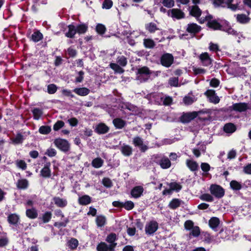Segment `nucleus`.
I'll list each match as a JSON object with an SVG mask.
<instances>
[{
  "mask_svg": "<svg viewBox=\"0 0 251 251\" xmlns=\"http://www.w3.org/2000/svg\"><path fill=\"white\" fill-rule=\"evenodd\" d=\"M68 31L65 33V36L70 38L75 37V34L77 33L79 34H84L88 29V26L84 24L75 26L73 25H70L68 26Z\"/></svg>",
  "mask_w": 251,
  "mask_h": 251,
  "instance_id": "f257e3e1",
  "label": "nucleus"
},
{
  "mask_svg": "<svg viewBox=\"0 0 251 251\" xmlns=\"http://www.w3.org/2000/svg\"><path fill=\"white\" fill-rule=\"evenodd\" d=\"M53 143L58 149L63 152H67L70 150V144L69 142L65 139L58 138L55 139Z\"/></svg>",
  "mask_w": 251,
  "mask_h": 251,
  "instance_id": "f03ea898",
  "label": "nucleus"
},
{
  "mask_svg": "<svg viewBox=\"0 0 251 251\" xmlns=\"http://www.w3.org/2000/svg\"><path fill=\"white\" fill-rule=\"evenodd\" d=\"M151 74V72L146 66L139 68L137 70V79L140 81H145L147 80Z\"/></svg>",
  "mask_w": 251,
  "mask_h": 251,
  "instance_id": "7ed1b4c3",
  "label": "nucleus"
},
{
  "mask_svg": "<svg viewBox=\"0 0 251 251\" xmlns=\"http://www.w3.org/2000/svg\"><path fill=\"white\" fill-rule=\"evenodd\" d=\"M154 158L156 159V162L160 165L163 169H167L171 166V160L164 155L160 156L158 154L155 155Z\"/></svg>",
  "mask_w": 251,
  "mask_h": 251,
  "instance_id": "20e7f679",
  "label": "nucleus"
},
{
  "mask_svg": "<svg viewBox=\"0 0 251 251\" xmlns=\"http://www.w3.org/2000/svg\"><path fill=\"white\" fill-rule=\"evenodd\" d=\"M204 21H206L207 22V25L210 28L214 30H219L221 29L222 25L216 20L213 19L211 15L206 16L202 21H201V23H204Z\"/></svg>",
  "mask_w": 251,
  "mask_h": 251,
  "instance_id": "39448f33",
  "label": "nucleus"
},
{
  "mask_svg": "<svg viewBox=\"0 0 251 251\" xmlns=\"http://www.w3.org/2000/svg\"><path fill=\"white\" fill-rule=\"evenodd\" d=\"M210 191L211 194L217 198H221L224 196V189L220 185L212 184L210 186Z\"/></svg>",
  "mask_w": 251,
  "mask_h": 251,
  "instance_id": "423d86ee",
  "label": "nucleus"
},
{
  "mask_svg": "<svg viewBox=\"0 0 251 251\" xmlns=\"http://www.w3.org/2000/svg\"><path fill=\"white\" fill-rule=\"evenodd\" d=\"M161 64L166 67H170L174 62V57L168 53L163 54L160 59Z\"/></svg>",
  "mask_w": 251,
  "mask_h": 251,
  "instance_id": "0eeeda50",
  "label": "nucleus"
},
{
  "mask_svg": "<svg viewBox=\"0 0 251 251\" xmlns=\"http://www.w3.org/2000/svg\"><path fill=\"white\" fill-rule=\"evenodd\" d=\"M204 95L208 98L209 101L214 104H217L220 102V99L216 95L215 91L212 89L207 90Z\"/></svg>",
  "mask_w": 251,
  "mask_h": 251,
  "instance_id": "6e6552de",
  "label": "nucleus"
},
{
  "mask_svg": "<svg viewBox=\"0 0 251 251\" xmlns=\"http://www.w3.org/2000/svg\"><path fill=\"white\" fill-rule=\"evenodd\" d=\"M158 223L155 221H151L148 223L145 226V231L147 234L151 235L154 233L158 229Z\"/></svg>",
  "mask_w": 251,
  "mask_h": 251,
  "instance_id": "1a4fd4ad",
  "label": "nucleus"
},
{
  "mask_svg": "<svg viewBox=\"0 0 251 251\" xmlns=\"http://www.w3.org/2000/svg\"><path fill=\"white\" fill-rule=\"evenodd\" d=\"M198 115V112L193 111L184 113L180 118L181 122L183 123H187L196 118Z\"/></svg>",
  "mask_w": 251,
  "mask_h": 251,
  "instance_id": "9d476101",
  "label": "nucleus"
},
{
  "mask_svg": "<svg viewBox=\"0 0 251 251\" xmlns=\"http://www.w3.org/2000/svg\"><path fill=\"white\" fill-rule=\"evenodd\" d=\"M168 14L172 18L180 19L184 17V13L180 9L177 8H173L170 9L168 12Z\"/></svg>",
  "mask_w": 251,
  "mask_h": 251,
  "instance_id": "9b49d317",
  "label": "nucleus"
},
{
  "mask_svg": "<svg viewBox=\"0 0 251 251\" xmlns=\"http://www.w3.org/2000/svg\"><path fill=\"white\" fill-rule=\"evenodd\" d=\"M133 144L135 147H138L142 152H145L148 149V147L144 144L143 139L139 136L135 137L133 139Z\"/></svg>",
  "mask_w": 251,
  "mask_h": 251,
  "instance_id": "f8f14e48",
  "label": "nucleus"
},
{
  "mask_svg": "<svg viewBox=\"0 0 251 251\" xmlns=\"http://www.w3.org/2000/svg\"><path fill=\"white\" fill-rule=\"evenodd\" d=\"M117 245V244H112L110 245H107L104 242H101L97 247L98 251H114V248Z\"/></svg>",
  "mask_w": 251,
  "mask_h": 251,
  "instance_id": "ddd939ff",
  "label": "nucleus"
},
{
  "mask_svg": "<svg viewBox=\"0 0 251 251\" xmlns=\"http://www.w3.org/2000/svg\"><path fill=\"white\" fill-rule=\"evenodd\" d=\"M248 103L245 102H240L233 104L232 106V109L235 111L239 112H243L248 109H250Z\"/></svg>",
  "mask_w": 251,
  "mask_h": 251,
  "instance_id": "4468645a",
  "label": "nucleus"
},
{
  "mask_svg": "<svg viewBox=\"0 0 251 251\" xmlns=\"http://www.w3.org/2000/svg\"><path fill=\"white\" fill-rule=\"evenodd\" d=\"M199 58L203 66H207L212 63V60L207 52L201 54L199 56Z\"/></svg>",
  "mask_w": 251,
  "mask_h": 251,
  "instance_id": "2eb2a0df",
  "label": "nucleus"
},
{
  "mask_svg": "<svg viewBox=\"0 0 251 251\" xmlns=\"http://www.w3.org/2000/svg\"><path fill=\"white\" fill-rule=\"evenodd\" d=\"M240 3V1H235L234 0H226L225 1L227 7L232 11L239 9Z\"/></svg>",
  "mask_w": 251,
  "mask_h": 251,
  "instance_id": "dca6fc26",
  "label": "nucleus"
},
{
  "mask_svg": "<svg viewBox=\"0 0 251 251\" xmlns=\"http://www.w3.org/2000/svg\"><path fill=\"white\" fill-rule=\"evenodd\" d=\"M144 188L141 186L134 187L131 191V195L134 198H138L142 195Z\"/></svg>",
  "mask_w": 251,
  "mask_h": 251,
  "instance_id": "f3484780",
  "label": "nucleus"
},
{
  "mask_svg": "<svg viewBox=\"0 0 251 251\" xmlns=\"http://www.w3.org/2000/svg\"><path fill=\"white\" fill-rule=\"evenodd\" d=\"M50 163L47 162L43 168L41 170L40 175L43 177H50L51 176V170L50 169Z\"/></svg>",
  "mask_w": 251,
  "mask_h": 251,
  "instance_id": "a211bd4d",
  "label": "nucleus"
},
{
  "mask_svg": "<svg viewBox=\"0 0 251 251\" xmlns=\"http://www.w3.org/2000/svg\"><path fill=\"white\" fill-rule=\"evenodd\" d=\"M201 30V26L194 23L188 24L186 28V31L191 34H196Z\"/></svg>",
  "mask_w": 251,
  "mask_h": 251,
  "instance_id": "6ab92c4d",
  "label": "nucleus"
},
{
  "mask_svg": "<svg viewBox=\"0 0 251 251\" xmlns=\"http://www.w3.org/2000/svg\"><path fill=\"white\" fill-rule=\"evenodd\" d=\"M109 127L103 123L98 124L95 128V131L100 134H105L109 131Z\"/></svg>",
  "mask_w": 251,
  "mask_h": 251,
  "instance_id": "aec40b11",
  "label": "nucleus"
},
{
  "mask_svg": "<svg viewBox=\"0 0 251 251\" xmlns=\"http://www.w3.org/2000/svg\"><path fill=\"white\" fill-rule=\"evenodd\" d=\"M55 204L59 207H64L67 204V201L66 199L55 197L53 198Z\"/></svg>",
  "mask_w": 251,
  "mask_h": 251,
  "instance_id": "412c9836",
  "label": "nucleus"
},
{
  "mask_svg": "<svg viewBox=\"0 0 251 251\" xmlns=\"http://www.w3.org/2000/svg\"><path fill=\"white\" fill-rule=\"evenodd\" d=\"M186 164L188 168L193 172L196 171L199 169L198 163L193 160L187 159L186 161Z\"/></svg>",
  "mask_w": 251,
  "mask_h": 251,
  "instance_id": "4be33fe9",
  "label": "nucleus"
},
{
  "mask_svg": "<svg viewBox=\"0 0 251 251\" xmlns=\"http://www.w3.org/2000/svg\"><path fill=\"white\" fill-rule=\"evenodd\" d=\"M122 153L125 156H130L132 152V149L129 145L123 144L121 148Z\"/></svg>",
  "mask_w": 251,
  "mask_h": 251,
  "instance_id": "5701e85b",
  "label": "nucleus"
},
{
  "mask_svg": "<svg viewBox=\"0 0 251 251\" xmlns=\"http://www.w3.org/2000/svg\"><path fill=\"white\" fill-rule=\"evenodd\" d=\"M145 28L151 33H154L156 31L159 29L157 25L152 22L147 24L145 25Z\"/></svg>",
  "mask_w": 251,
  "mask_h": 251,
  "instance_id": "b1692460",
  "label": "nucleus"
},
{
  "mask_svg": "<svg viewBox=\"0 0 251 251\" xmlns=\"http://www.w3.org/2000/svg\"><path fill=\"white\" fill-rule=\"evenodd\" d=\"M113 123L114 126L118 129H122L126 125V121L121 118H115L113 120Z\"/></svg>",
  "mask_w": 251,
  "mask_h": 251,
  "instance_id": "393cba45",
  "label": "nucleus"
},
{
  "mask_svg": "<svg viewBox=\"0 0 251 251\" xmlns=\"http://www.w3.org/2000/svg\"><path fill=\"white\" fill-rule=\"evenodd\" d=\"M26 215L30 219H35L38 216V212L37 210L34 208L27 209L26 210Z\"/></svg>",
  "mask_w": 251,
  "mask_h": 251,
  "instance_id": "a878e982",
  "label": "nucleus"
},
{
  "mask_svg": "<svg viewBox=\"0 0 251 251\" xmlns=\"http://www.w3.org/2000/svg\"><path fill=\"white\" fill-rule=\"evenodd\" d=\"M236 20L241 24H247L250 21V18L244 14H238L236 16Z\"/></svg>",
  "mask_w": 251,
  "mask_h": 251,
  "instance_id": "bb28decb",
  "label": "nucleus"
},
{
  "mask_svg": "<svg viewBox=\"0 0 251 251\" xmlns=\"http://www.w3.org/2000/svg\"><path fill=\"white\" fill-rule=\"evenodd\" d=\"M74 92L78 95L81 96H85L89 93L90 90L87 88L83 87L80 88H75L74 90Z\"/></svg>",
  "mask_w": 251,
  "mask_h": 251,
  "instance_id": "cd10ccee",
  "label": "nucleus"
},
{
  "mask_svg": "<svg viewBox=\"0 0 251 251\" xmlns=\"http://www.w3.org/2000/svg\"><path fill=\"white\" fill-rule=\"evenodd\" d=\"M190 14L196 18L199 17L201 14V11L197 5H193L191 7Z\"/></svg>",
  "mask_w": 251,
  "mask_h": 251,
  "instance_id": "c85d7f7f",
  "label": "nucleus"
},
{
  "mask_svg": "<svg viewBox=\"0 0 251 251\" xmlns=\"http://www.w3.org/2000/svg\"><path fill=\"white\" fill-rule=\"evenodd\" d=\"M91 201V198L88 195H84L78 199V202L80 204L85 205L89 204Z\"/></svg>",
  "mask_w": 251,
  "mask_h": 251,
  "instance_id": "c756f323",
  "label": "nucleus"
},
{
  "mask_svg": "<svg viewBox=\"0 0 251 251\" xmlns=\"http://www.w3.org/2000/svg\"><path fill=\"white\" fill-rule=\"evenodd\" d=\"M28 186V182L25 179L18 180L17 183V187L20 189H25Z\"/></svg>",
  "mask_w": 251,
  "mask_h": 251,
  "instance_id": "7c9ffc66",
  "label": "nucleus"
},
{
  "mask_svg": "<svg viewBox=\"0 0 251 251\" xmlns=\"http://www.w3.org/2000/svg\"><path fill=\"white\" fill-rule=\"evenodd\" d=\"M181 202V201L178 199H174L169 203V206L171 209H176L180 205Z\"/></svg>",
  "mask_w": 251,
  "mask_h": 251,
  "instance_id": "2f4dec72",
  "label": "nucleus"
},
{
  "mask_svg": "<svg viewBox=\"0 0 251 251\" xmlns=\"http://www.w3.org/2000/svg\"><path fill=\"white\" fill-rule=\"evenodd\" d=\"M224 130L226 133H233L236 130V126L232 123H228L225 125Z\"/></svg>",
  "mask_w": 251,
  "mask_h": 251,
  "instance_id": "473e14b6",
  "label": "nucleus"
},
{
  "mask_svg": "<svg viewBox=\"0 0 251 251\" xmlns=\"http://www.w3.org/2000/svg\"><path fill=\"white\" fill-rule=\"evenodd\" d=\"M197 100V98L194 96L188 95L183 98V102L186 105H190Z\"/></svg>",
  "mask_w": 251,
  "mask_h": 251,
  "instance_id": "72a5a7b5",
  "label": "nucleus"
},
{
  "mask_svg": "<svg viewBox=\"0 0 251 251\" xmlns=\"http://www.w3.org/2000/svg\"><path fill=\"white\" fill-rule=\"evenodd\" d=\"M220 224V220L217 217H212L209 221V226L213 229L216 228Z\"/></svg>",
  "mask_w": 251,
  "mask_h": 251,
  "instance_id": "f704fd0d",
  "label": "nucleus"
},
{
  "mask_svg": "<svg viewBox=\"0 0 251 251\" xmlns=\"http://www.w3.org/2000/svg\"><path fill=\"white\" fill-rule=\"evenodd\" d=\"M96 222L98 226H103L105 224L106 218L102 215L98 216L96 218Z\"/></svg>",
  "mask_w": 251,
  "mask_h": 251,
  "instance_id": "c9c22d12",
  "label": "nucleus"
},
{
  "mask_svg": "<svg viewBox=\"0 0 251 251\" xmlns=\"http://www.w3.org/2000/svg\"><path fill=\"white\" fill-rule=\"evenodd\" d=\"M143 44L145 48L152 49L155 46L154 41L151 39H144Z\"/></svg>",
  "mask_w": 251,
  "mask_h": 251,
  "instance_id": "e433bc0d",
  "label": "nucleus"
},
{
  "mask_svg": "<svg viewBox=\"0 0 251 251\" xmlns=\"http://www.w3.org/2000/svg\"><path fill=\"white\" fill-rule=\"evenodd\" d=\"M19 220V216L15 214H10L8 217V221L11 224H13V225L16 224L18 222Z\"/></svg>",
  "mask_w": 251,
  "mask_h": 251,
  "instance_id": "4c0bfd02",
  "label": "nucleus"
},
{
  "mask_svg": "<svg viewBox=\"0 0 251 251\" xmlns=\"http://www.w3.org/2000/svg\"><path fill=\"white\" fill-rule=\"evenodd\" d=\"M110 67L115 73L122 74L124 72V70L117 64L110 63Z\"/></svg>",
  "mask_w": 251,
  "mask_h": 251,
  "instance_id": "58836bf2",
  "label": "nucleus"
},
{
  "mask_svg": "<svg viewBox=\"0 0 251 251\" xmlns=\"http://www.w3.org/2000/svg\"><path fill=\"white\" fill-rule=\"evenodd\" d=\"M103 161L100 158H96L94 159L92 162V166L96 168H99L102 166Z\"/></svg>",
  "mask_w": 251,
  "mask_h": 251,
  "instance_id": "ea45409f",
  "label": "nucleus"
},
{
  "mask_svg": "<svg viewBox=\"0 0 251 251\" xmlns=\"http://www.w3.org/2000/svg\"><path fill=\"white\" fill-rule=\"evenodd\" d=\"M42 38L43 35L39 31L34 32L31 35V39L35 42L40 41Z\"/></svg>",
  "mask_w": 251,
  "mask_h": 251,
  "instance_id": "a19ab883",
  "label": "nucleus"
},
{
  "mask_svg": "<svg viewBox=\"0 0 251 251\" xmlns=\"http://www.w3.org/2000/svg\"><path fill=\"white\" fill-rule=\"evenodd\" d=\"M172 191H179L182 188V186L176 182H171L168 184Z\"/></svg>",
  "mask_w": 251,
  "mask_h": 251,
  "instance_id": "79ce46f5",
  "label": "nucleus"
},
{
  "mask_svg": "<svg viewBox=\"0 0 251 251\" xmlns=\"http://www.w3.org/2000/svg\"><path fill=\"white\" fill-rule=\"evenodd\" d=\"M230 186L234 190H239L242 188L241 183L236 180H232L230 183Z\"/></svg>",
  "mask_w": 251,
  "mask_h": 251,
  "instance_id": "37998d69",
  "label": "nucleus"
},
{
  "mask_svg": "<svg viewBox=\"0 0 251 251\" xmlns=\"http://www.w3.org/2000/svg\"><path fill=\"white\" fill-rule=\"evenodd\" d=\"M117 62L121 66L125 67L127 64V59L124 56H119L117 59Z\"/></svg>",
  "mask_w": 251,
  "mask_h": 251,
  "instance_id": "c03bdc74",
  "label": "nucleus"
},
{
  "mask_svg": "<svg viewBox=\"0 0 251 251\" xmlns=\"http://www.w3.org/2000/svg\"><path fill=\"white\" fill-rule=\"evenodd\" d=\"M97 32L100 35L103 34L106 31L105 26L101 24H99L97 25L96 28Z\"/></svg>",
  "mask_w": 251,
  "mask_h": 251,
  "instance_id": "a18cd8bd",
  "label": "nucleus"
},
{
  "mask_svg": "<svg viewBox=\"0 0 251 251\" xmlns=\"http://www.w3.org/2000/svg\"><path fill=\"white\" fill-rule=\"evenodd\" d=\"M40 133L43 134H47L51 131V128L49 126H41L39 129Z\"/></svg>",
  "mask_w": 251,
  "mask_h": 251,
  "instance_id": "49530a36",
  "label": "nucleus"
},
{
  "mask_svg": "<svg viewBox=\"0 0 251 251\" xmlns=\"http://www.w3.org/2000/svg\"><path fill=\"white\" fill-rule=\"evenodd\" d=\"M32 111L34 119H35L36 120H38L40 118V117L41 116V115H42V113H43L42 110L37 108H34Z\"/></svg>",
  "mask_w": 251,
  "mask_h": 251,
  "instance_id": "de8ad7c7",
  "label": "nucleus"
},
{
  "mask_svg": "<svg viewBox=\"0 0 251 251\" xmlns=\"http://www.w3.org/2000/svg\"><path fill=\"white\" fill-rule=\"evenodd\" d=\"M16 164L17 166L23 170H25L26 169L27 165L25 162L23 160H17L16 161Z\"/></svg>",
  "mask_w": 251,
  "mask_h": 251,
  "instance_id": "09e8293b",
  "label": "nucleus"
},
{
  "mask_svg": "<svg viewBox=\"0 0 251 251\" xmlns=\"http://www.w3.org/2000/svg\"><path fill=\"white\" fill-rule=\"evenodd\" d=\"M78 244V241L74 238L71 239L68 242V246L72 249H76Z\"/></svg>",
  "mask_w": 251,
  "mask_h": 251,
  "instance_id": "8fccbe9b",
  "label": "nucleus"
},
{
  "mask_svg": "<svg viewBox=\"0 0 251 251\" xmlns=\"http://www.w3.org/2000/svg\"><path fill=\"white\" fill-rule=\"evenodd\" d=\"M52 214L50 212H45L42 216V220L43 223H48L51 219Z\"/></svg>",
  "mask_w": 251,
  "mask_h": 251,
  "instance_id": "3c124183",
  "label": "nucleus"
},
{
  "mask_svg": "<svg viewBox=\"0 0 251 251\" xmlns=\"http://www.w3.org/2000/svg\"><path fill=\"white\" fill-rule=\"evenodd\" d=\"M57 89V86L54 84H50L48 86V92L50 94H54Z\"/></svg>",
  "mask_w": 251,
  "mask_h": 251,
  "instance_id": "603ef678",
  "label": "nucleus"
},
{
  "mask_svg": "<svg viewBox=\"0 0 251 251\" xmlns=\"http://www.w3.org/2000/svg\"><path fill=\"white\" fill-rule=\"evenodd\" d=\"M168 83L171 86L177 87L178 86V78L176 77H171L169 79Z\"/></svg>",
  "mask_w": 251,
  "mask_h": 251,
  "instance_id": "864d4df0",
  "label": "nucleus"
},
{
  "mask_svg": "<svg viewBox=\"0 0 251 251\" xmlns=\"http://www.w3.org/2000/svg\"><path fill=\"white\" fill-rule=\"evenodd\" d=\"M64 123L62 121H58L53 125V129L55 131H58L64 126Z\"/></svg>",
  "mask_w": 251,
  "mask_h": 251,
  "instance_id": "5fc2aeb1",
  "label": "nucleus"
},
{
  "mask_svg": "<svg viewBox=\"0 0 251 251\" xmlns=\"http://www.w3.org/2000/svg\"><path fill=\"white\" fill-rule=\"evenodd\" d=\"M191 230V231L190 233V235H192L194 237H198L200 234V228L197 226H194Z\"/></svg>",
  "mask_w": 251,
  "mask_h": 251,
  "instance_id": "6e6d98bb",
  "label": "nucleus"
},
{
  "mask_svg": "<svg viewBox=\"0 0 251 251\" xmlns=\"http://www.w3.org/2000/svg\"><path fill=\"white\" fill-rule=\"evenodd\" d=\"M134 206V203L131 201H127L123 203V207L127 210H131Z\"/></svg>",
  "mask_w": 251,
  "mask_h": 251,
  "instance_id": "4d7b16f0",
  "label": "nucleus"
},
{
  "mask_svg": "<svg viewBox=\"0 0 251 251\" xmlns=\"http://www.w3.org/2000/svg\"><path fill=\"white\" fill-rule=\"evenodd\" d=\"M116 239V235L115 233H111L109 235L107 236L106 238V241L111 244H116L114 243Z\"/></svg>",
  "mask_w": 251,
  "mask_h": 251,
  "instance_id": "13d9d810",
  "label": "nucleus"
},
{
  "mask_svg": "<svg viewBox=\"0 0 251 251\" xmlns=\"http://www.w3.org/2000/svg\"><path fill=\"white\" fill-rule=\"evenodd\" d=\"M162 3L164 6L168 8H171L174 6L175 4L174 0H163Z\"/></svg>",
  "mask_w": 251,
  "mask_h": 251,
  "instance_id": "bf43d9fd",
  "label": "nucleus"
},
{
  "mask_svg": "<svg viewBox=\"0 0 251 251\" xmlns=\"http://www.w3.org/2000/svg\"><path fill=\"white\" fill-rule=\"evenodd\" d=\"M201 199L206 201H212L213 198L209 194H204L201 196Z\"/></svg>",
  "mask_w": 251,
  "mask_h": 251,
  "instance_id": "052dcab7",
  "label": "nucleus"
},
{
  "mask_svg": "<svg viewBox=\"0 0 251 251\" xmlns=\"http://www.w3.org/2000/svg\"><path fill=\"white\" fill-rule=\"evenodd\" d=\"M45 154L47 155L49 157H53L56 155V151L54 149L49 148L47 150Z\"/></svg>",
  "mask_w": 251,
  "mask_h": 251,
  "instance_id": "680f3d73",
  "label": "nucleus"
},
{
  "mask_svg": "<svg viewBox=\"0 0 251 251\" xmlns=\"http://www.w3.org/2000/svg\"><path fill=\"white\" fill-rule=\"evenodd\" d=\"M113 5V2L111 0H105L102 4V8L105 9L110 8Z\"/></svg>",
  "mask_w": 251,
  "mask_h": 251,
  "instance_id": "e2e57ef3",
  "label": "nucleus"
},
{
  "mask_svg": "<svg viewBox=\"0 0 251 251\" xmlns=\"http://www.w3.org/2000/svg\"><path fill=\"white\" fill-rule=\"evenodd\" d=\"M102 184L104 186L106 187H111L112 185L111 180L107 177L104 178L102 179Z\"/></svg>",
  "mask_w": 251,
  "mask_h": 251,
  "instance_id": "0e129e2a",
  "label": "nucleus"
},
{
  "mask_svg": "<svg viewBox=\"0 0 251 251\" xmlns=\"http://www.w3.org/2000/svg\"><path fill=\"white\" fill-rule=\"evenodd\" d=\"M193 71L195 75L203 74L205 73L206 70L201 68H193Z\"/></svg>",
  "mask_w": 251,
  "mask_h": 251,
  "instance_id": "69168bd1",
  "label": "nucleus"
},
{
  "mask_svg": "<svg viewBox=\"0 0 251 251\" xmlns=\"http://www.w3.org/2000/svg\"><path fill=\"white\" fill-rule=\"evenodd\" d=\"M23 136L21 134H18L15 138L12 139V142L14 144H18L22 143Z\"/></svg>",
  "mask_w": 251,
  "mask_h": 251,
  "instance_id": "338daca9",
  "label": "nucleus"
},
{
  "mask_svg": "<svg viewBox=\"0 0 251 251\" xmlns=\"http://www.w3.org/2000/svg\"><path fill=\"white\" fill-rule=\"evenodd\" d=\"M185 228L187 230H191L194 227V223L191 220H187L184 223Z\"/></svg>",
  "mask_w": 251,
  "mask_h": 251,
  "instance_id": "774afa93",
  "label": "nucleus"
}]
</instances>
